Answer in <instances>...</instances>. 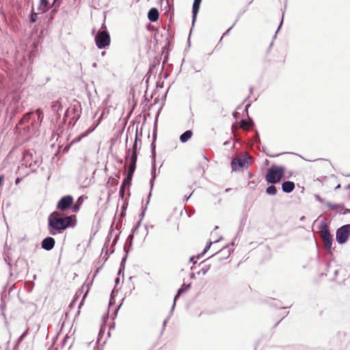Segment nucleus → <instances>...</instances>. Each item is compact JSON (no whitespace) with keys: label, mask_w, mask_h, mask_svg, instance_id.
Segmentation results:
<instances>
[{"label":"nucleus","mask_w":350,"mask_h":350,"mask_svg":"<svg viewBox=\"0 0 350 350\" xmlns=\"http://www.w3.org/2000/svg\"><path fill=\"white\" fill-rule=\"evenodd\" d=\"M75 216L62 217L57 212L52 213L49 217V232L52 235L61 232L69 226H74Z\"/></svg>","instance_id":"f257e3e1"},{"label":"nucleus","mask_w":350,"mask_h":350,"mask_svg":"<svg viewBox=\"0 0 350 350\" xmlns=\"http://www.w3.org/2000/svg\"><path fill=\"white\" fill-rule=\"evenodd\" d=\"M284 168L282 166L273 165L267 170L265 180L271 184L279 183L282 178Z\"/></svg>","instance_id":"f03ea898"},{"label":"nucleus","mask_w":350,"mask_h":350,"mask_svg":"<svg viewBox=\"0 0 350 350\" xmlns=\"http://www.w3.org/2000/svg\"><path fill=\"white\" fill-rule=\"evenodd\" d=\"M94 40L96 46L100 49H104L110 44V36L104 24L96 33Z\"/></svg>","instance_id":"7ed1b4c3"},{"label":"nucleus","mask_w":350,"mask_h":350,"mask_svg":"<svg viewBox=\"0 0 350 350\" xmlns=\"http://www.w3.org/2000/svg\"><path fill=\"white\" fill-rule=\"evenodd\" d=\"M137 157V154H136L135 151H134L133 154L129 158V169L127 176L126 178H124V180L121 185V187H120V192L122 194H123V193H124L125 185H129L131 181L133 174L135 170Z\"/></svg>","instance_id":"20e7f679"},{"label":"nucleus","mask_w":350,"mask_h":350,"mask_svg":"<svg viewBox=\"0 0 350 350\" xmlns=\"http://www.w3.org/2000/svg\"><path fill=\"white\" fill-rule=\"evenodd\" d=\"M320 232L323 241L324 247L326 250H329L332 245V239L329 232L328 227L325 224H321L320 226Z\"/></svg>","instance_id":"39448f33"},{"label":"nucleus","mask_w":350,"mask_h":350,"mask_svg":"<svg viewBox=\"0 0 350 350\" xmlns=\"http://www.w3.org/2000/svg\"><path fill=\"white\" fill-rule=\"evenodd\" d=\"M350 235V225H345L337 230L336 241L339 243H344Z\"/></svg>","instance_id":"423d86ee"},{"label":"nucleus","mask_w":350,"mask_h":350,"mask_svg":"<svg viewBox=\"0 0 350 350\" xmlns=\"http://www.w3.org/2000/svg\"><path fill=\"white\" fill-rule=\"evenodd\" d=\"M73 202V199L70 196H66L61 198L58 202L57 208L62 211L68 208Z\"/></svg>","instance_id":"0eeeda50"},{"label":"nucleus","mask_w":350,"mask_h":350,"mask_svg":"<svg viewBox=\"0 0 350 350\" xmlns=\"http://www.w3.org/2000/svg\"><path fill=\"white\" fill-rule=\"evenodd\" d=\"M247 165V161L244 158L236 157L231 162L232 170H237L240 167H245Z\"/></svg>","instance_id":"6e6552de"},{"label":"nucleus","mask_w":350,"mask_h":350,"mask_svg":"<svg viewBox=\"0 0 350 350\" xmlns=\"http://www.w3.org/2000/svg\"><path fill=\"white\" fill-rule=\"evenodd\" d=\"M55 245V240L52 237H46L42 241V247L47 251H49L53 248Z\"/></svg>","instance_id":"1a4fd4ad"},{"label":"nucleus","mask_w":350,"mask_h":350,"mask_svg":"<svg viewBox=\"0 0 350 350\" xmlns=\"http://www.w3.org/2000/svg\"><path fill=\"white\" fill-rule=\"evenodd\" d=\"M202 0H194L192 7V25H194Z\"/></svg>","instance_id":"9d476101"},{"label":"nucleus","mask_w":350,"mask_h":350,"mask_svg":"<svg viewBox=\"0 0 350 350\" xmlns=\"http://www.w3.org/2000/svg\"><path fill=\"white\" fill-rule=\"evenodd\" d=\"M159 12L157 10V9L153 8H151L148 13V18L151 21V22H155L158 20L159 18Z\"/></svg>","instance_id":"9b49d317"},{"label":"nucleus","mask_w":350,"mask_h":350,"mask_svg":"<svg viewBox=\"0 0 350 350\" xmlns=\"http://www.w3.org/2000/svg\"><path fill=\"white\" fill-rule=\"evenodd\" d=\"M295 188V184L292 181H285L282 185V191L285 193L291 192Z\"/></svg>","instance_id":"f8f14e48"},{"label":"nucleus","mask_w":350,"mask_h":350,"mask_svg":"<svg viewBox=\"0 0 350 350\" xmlns=\"http://www.w3.org/2000/svg\"><path fill=\"white\" fill-rule=\"evenodd\" d=\"M50 8H51V6H49V1L48 0H40V6L38 8V10L41 13L46 12L47 10H49V9Z\"/></svg>","instance_id":"ddd939ff"},{"label":"nucleus","mask_w":350,"mask_h":350,"mask_svg":"<svg viewBox=\"0 0 350 350\" xmlns=\"http://www.w3.org/2000/svg\"><path fill=\"white\" fill-rule=\"evenodd\" d=\"M192 134V131L190 130L185 131L180 136V142L183 143L187 142L191 137Z\"/></svg>","instance_id":"4468645a"},{"label":"nucleus","mask_w":350,"mask_h":350,"mask_svg":"<svg viewBox=\"0 0 350 350\" xmlns=\"http://www.w3.org/2000/svg\"><path fill=\"white\" fill-rule=\"evenodd\" d=\"M190 286V284L187 285L186 286L185 288H181L180 289H178V293L176 294V295L174 297V303H173V306H172V310H174V307H175V304H176V299L182 294L184 292H185L187 291V288H189Z\"/></svg>","instance_id":"2eb2a0df"},{"label":"nucleus","mask_w":350,"mask_h":350,"mask_svg":"<svg viewBox=\"0 0 350 350\" xmlns=\"http://www.w3.org/2000/svg\"><path fill=\"white\" fill-rule=\"evenodd\" d=\"M266 192L269 195H275L277 193L276 187L273 185H271L266 189Z\"/></svg>","instance_id":"dca6fc26"},{"label":"nucleus","mask_w":350,"mask_h":350,"mask_svg":"<svg viewBox=\"0 0 350 350\" xmlns=\"http://www.w3.org/2000/svg\"><path fill=\"white\" fill-rule=\"evenodd\" d=\"M30 115H31V113H27L26 115H25L21 118V120L20 121V123H19V125H23V124H25L27 123H29V120H30Z\"/></svg>","instance_id":"f3484780"},{"label":"nucleus","mask_w":350,"mask_h":350,"mask_svg":"<svg viewBox=\"0 0 350 350\" xmlns=\"http://www.w3.org/2000/svg\"><path fill=\"white\" fill-rule=\"evenodd\" d=\"M87 135V133H85V134H83L81 135V136L78 137H76L74 139H72V141L71 142V144H75V143H77L79 142H80V140L85 137Z\"/></svg>","instance_id":"a211bd4d"},{"label":"nucleus","mask_w":350,"mask_h":350,"mask_svg":"<svg viewBox=\"0 0 350 350\" xmlns=\"http://www.w3.org/2000/svg\"><path fill=\"white\" fill-rule=\"evenodd\" d=\"M327 206L329 209L332 210H336L338 208L339 206L337 204H332L330 202L327 203Z\"/></svg>","instance_id":"6ab92c4d"},{"label":"nucleus","mask_w":350,"mask_h":350,"mask_svg":"<svg viewBox=\"0 0 350 350\" xmlns=\"http://www.w3.org/2000/svg\"><path fill=\"white\" fill-rule=\"evenodd\" d=\"M36 20H37L36 14L33 12V11H32L31 16H30V22L31 23H35L36 21Z\"/></svg>","instance_id":"aec40b11"},{"label":"nucleus","mask_w":350,"mask_h":350,"mask_svg":"<svg viewBox=\"0 0 350 350\" xmlns=\"http://www.w3.org/2000/svg\"><path fill=\"white\" fill-rule=\"evenodd\" d=\"M36 113L38 116V120H40V121H42V111L40 109H37L36 111Z\"/></svg>","instance_id":"412c9836"},{"label":"nucleus","mask_w":350,"mask_h":350,"mask_svg":"<svg viewBox=\"0 0 350 350\" xmlns=\"http://www.w3.org/2000/svg\"><path fill=\"white\" fill-rule=\"evenodd\" d=\"M248 123L245 121V120H242L241 122V127L243 128V129H245L247 127H248Z\"/></svg>","instance_id":"4be33fe9"},{"label":"nucleus","mask_w":350,"mask_h":350,"mask_svg":"<svg viewBox=\"0 0 350 350\" xmlns=\"http://www.w3.org/2000/svg\"><path fill=\"white\" fill-rule=\"evenodd\" d=\"M137 139V138L135 139V140ZM134 151H135V152L137 153V142L135 141L133 146V152L132 153L134 152ZM133 154H131L132 155Z\"/></svg>","instance_id":"5701e85b"},{"label":"nucleus","mask_w":350,"mask_h":350,"mask_svg":"<svg viewBox=\"0 0 350 350\" xmlns=\"http://www.w3.org/2000/svg\"><path fill=\"white\" fill-rule=\"evenodd\" d=\"M211 242H210L204 248V252H206L207 250L210 248L211 247Z\"/></svg>","instance_id":"b1692460"},{"label":"nucleus","mask_w":350,"mask_h":350,"mask_svg":"<svg viewBox=\"0 0 350 350\" xmlns=\"http://www.w3.org/2000/svg\"><path fill=\"white\" fill-rule=\"evenodd\" d=\"M207 270H208L207 269H202L200 270V273L201 272L203 275H205V274L206 273V272H207Z\"/></svg>","instance_id":"393cba45"},{"label":"nucleus","mask_w":350,"mask_h":350,"mask_svg":"<svg viewBox=\"0 0 350 350\" xmlns=\"http://www.w3.org/2000/svg\"><path fill=\"white\" fill-rule=\"evenodd\" d=\"M190 261L191 262H193V264H196V261L194 260V257H191L190 258Z\"/></svg>","instance_id":"a878e982"},{"label":"nucleus","mask_w":350,"mask_h":350,"mask_svg":"<svg viewBox=\"0 0 350 350\" xmlns=\"http://www.w3.org/2000/svg\"><path fill=\"white\" fill-rule=\"evenodd\" d=\"M130 152H131V150H130V149H129V150H128V155H127V156H126V159H128V158H129V157Z\"/></svg>","instance_id":"bb28decb"},{"label":"nucleus","mask_w":350,"mask_h":350,"mask_svg":"<svg viewBox=\"0 0 350 350\" xmlns=\"http://www.w3.org/2000/svg\"><path fill=\"white\" fill-rule=\"evenodd\" d=\"M316 198L319 201L322 202L319 196H317Z\"/></svg>","instance_id":"cd10ccee"},{"label":"nucleus","mask_w":350,"mask_h":350,"mask_svg":"<svg viewBox=\"0 0 350 350\" xmlns=\"http://www.w3.org/2000/svg\"><path fill=\"white\" fill-rule=\"evenodd\" d=\"M124 260H125V259H123V260H122V262H121V267H124V265H123V263H124Z\"/></svg>","instance_id":"c85d7f7f"},{"label":"nucleus","mask_w":350,"mask_h":350,"mask_svg":"<svg viewBox=\"0 0 350 350\" xmlns=\"http://www.w3.org/2000/svg\"><path fill=\"white\" fill-rule=\"evenodd\" d=\"M282 21H283V20H282V21H281L280 24V26H279V27H278V29L277 31L279 30L280 27H281V25H282Z\"/></svg>","instance_id":"c756f323"},{"label":"nucleus","mask_w":350,"mask_h":350,"mask_svg":"<svg viewBox=\"0 0 350 350\" xmlns=\"http://www.w3.org/2000/svg\"><path fill=\"white\" fill-rule=\"evenodd\" d=\"M78 209H79V206H75V211H77Z\"/></svg>","instance_id":"7c9ffc66"},{"label":"nucleus","mask_w":350,"mask_h":350,"mask_svg":"<svg viewBox=\"0 0 350 350\" xmlns=\"http://www.w3.org/2000/svg\"><path fill=\"white\" fill-rule=\"evenodd\" d=\"M167 323V319H165L164 321H163V327L165 326V324Z\"/></svg>","instance_id":"2f4dec72"},{"label":"nucleus","mask_w":350,"mask_h":350,"mask_svg":"<svg viewBox=\"0 0 350 350\" xmlns=\"http://www.w3.org/2000/svg\"><path fill=\"white\" fill-rule=\"evenodd\" d=\"M31 125H32V126H33L32 129H33V130H36V129H34V128H33V121L31 122Z\"/></svg>","instance_id":"473e14b6"},{"label":"nucleus","mask_w":350,"mask_h":350,"mask_svg":"<svg viewBox=\"0 0 350 350\" xmlns=\"http://www.w3.org/2000/svg\"><path fill=\"white\" fill-rule=\"evenodd\" d=\"M19 181H20V179H19V178H17V179L16 180V184H17V183H19Z\"/></svg>","instance_id":"72a5a7b5"},{"label":"nucleus","mask_w":350,"mask_h":350,"mask_svg":"<svg viewBox=\"0 0 350 350\" xmlns=\"http://www.w3.org/2000/svg\"><path fill=\"white\" fill-rule=\"evenodd\" d=\"M150 184H151V187H152V186H153L152 180H151Z\"/></svg>","instance_id":"f704fd0d"},{"label":"nucleus","mask_w":350,"mask_h":350,"mask_svg":"<svg viewBox=\"0 0 350 350\" xmlns=\"http://www.w3.org/2000/svg\"><path fill=\"white\" fill-rule=\"evenodd\" d=\"M140 222H141V220L139 221L138 224H137V226L140 225Z\"/></svg>","instance_id":"c9c22d12"},{"label":"nucleus","mask_w":350,"mask_h":350,"mask_svg":"<svg viewBox=\"0 0 350 350\" xmlns=\"http://www.w3.org/2000/svg\"><path fill=\"white\" fill-rule=\"evenodd\" d=\"M105 52H102V55H105Z\"/></svg>","instance_id":"e433bc0d"},{"label":"nucleus","mask_w":350,"mask_h":350,"mask_svg":"<svg viewBox=\"0 0 350 350\" xmlns=\"http://www.w3.org/2000/svg\"><path fill=\"white\" fill-rule=\"evenodd\" d=\"M144 215V212H142V216L143 217Z\"/></svg>","instance_id":"4c0bfd02"},{"label":"nucleus","mask_w":350,"mask_h":350,"mask_svg":"<svg viewBox=\"0 0 350 350\" xmlns=\"http://www.w3.org/2000/svg\"><path fill=\"white\" fill-rule=\"evenodd\" d=\"M349 188H350V185L348 186Z\"/></svg>","instance_id":"58836bf2"}]
</instances>
